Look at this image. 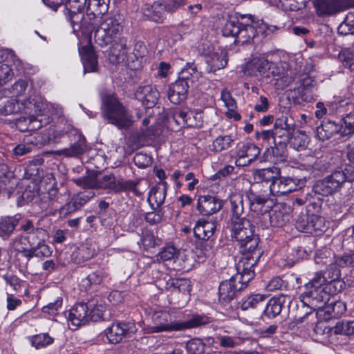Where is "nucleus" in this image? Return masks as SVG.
I'll list each match as a JSON object with an SVG mask.
<instances>
[{
  "mask_svg": "<svg viewBox=\"0 0 354 354\" xmlns=\"http://www.w3.org/2000/svg\"><path fill=\"white\" fill-rule=\"evenodd\" d=\"M223 207V201L211 195L200 196L198 198L197 209L200 213L209 216L218 212Z\"/></svg>",
  "mask_w": 354,
  "mask_h": 354,
  "instance_id": "nucleus-15",
  "label": "nucleus"
},
{
  "mask_svg": "<svg viewBox=\"0 0 354 354\" xmlns=\"http://www.w3.org/2000/svg\"><path fill=\"white\" fill-rule=\"evenodd\" d=\"M123 25L115 17L106 18L94 32V39L101 46L114 41L122 33Z\"/></svg>",
  "mask_w": 354,
  "mask_h": 354,
  "instance_id": "nucleus-6",
  "label": "nucleus"
},
{
  "mask_svg": "<svg viewBox=\"0 0 354 354\" xmlns=\"http://www.w3.org/2000/svg\"><path fill=\"white\" fill-rule=\"evenodd\" d=\"M207 63L210 67V71L214 72L225 68L227 63L226 50L217 49L207 58Z\"/></svg>",
  "mask_w": 354,
  "mask_h": 354,
  "instance_id": "nucleus-29",
  "label": "nucleus"
},
{
  "mask_svg": "<svg viewBox=\"0 0 354 354\" xmlns=\"http://www.w3.org/2000/svg\"><path fill=\"white\" fill-rule=\"evenodd\" d=\"M136 99L146 108L153 107L158 102L159 93L151 85L140 86L135 93Z\"/></svg>",
  "mask_w": 354,
  "mask_h": 354,
  "instance_id": "nucleus-17",
  "label": "nucleus"
},
{
  "mask_svg": "<svg viewBox=\"0 0 354 354\" xmlns=\"http://www.w3.org/2000/svg\"><path fill=\"white\" fill-rule=\"evenodd\" d=\"M153 326L150 328L151 333L162 331H180L199 327L209 322L207 317L194 315L184 322H171V316L167 311H155L151 315Z\"/></svg>",
  "mask_w": 354,
  "mask_h": 354,
  "instance_id": "nucleus-2",
  "label": "nucleus"
},
{
  "mask_svg": "<svg viewBox=\"0 0 354 354\" xmlns=\"http://www.w3.org/2000/svg\"><path fill=\"white\" fill-rule=\"evenodd\" d=\"M187 110L177 109L170 113L167 117V123L173 131L186 127Z\"/></svg>",
  "mask_w": 354,
  "mask_h": 354,
  "instance_id": "nucleus-32",
  "label": "nucleus"
},
{
  "mask_svg": "<svg viewBox=\"0 0 354 354\" xmlns=\"http://www.w3.org/2000/svg\"><path fill=\"white\" fill-rule=\"evenodd\" d=\"M66 9V17L71 23L74 30H76V27L80 28L81 27L87 26V21L83 13L84 10H75V8Z\"/></svg>",
  "mask_w": 354,
  "mask_h": 354,
  "instance_id": "nucleus-33",
  "label": "nucleus"
},
{
  "mask_svg": "<svg viewBox=\"0 0 354 354\" xmlns=\"http://www.w3.org/2000/svg\"><path fill=\"white\" fill-rule=\"evenodd\" d=\"M241 252L242 257L236 265L238 274L235 276L238 277L243 284H248L254 277V267L259 261L262 252L258 247L252 250H244L242 248Z\"/></svg>",
  "mask_w": 354,
  "mask_h": 354,
  "instance_id": "nucleus-7",
  "label": "nucleus"
},
{
  "mask_svg": "<svg viewBox=\"0 0 354 354\" xmlns=\"http://www.w3.org/2000/svg\"><path fill=\"white\" fill-rule=\"evenodd\" d=\"M341 136H346L354 133V112H351L343 118V122L340 124Z\"/></svg>",
  "mask_w": 354,
  "mask_h": 354,
  "instance_id": "nucleus-48",
  "label": "nucleus"
},
{
  "mask_svg": "<svg viewBox=\"0 0 354 354\" xmlns=\"http://www.w3.org/2000/svg\"><path fill=\"white\" fill-rule=\"evenodd\" d=\"M13 76L14 73L8 65L5 64L0 65V86L4 85L11 80Z\"/></svg>",
  "mask_w": 354,
  "mask_h": 354,
  "instance_id": "nucleus-60",
  "label": "nucleus"
},
{
  "mask_svg": "<svg viewBox=\"0 0 354 354\" xmlns=\"http://www.w3.org/2000/svg\"><path fill=\"white\" fill-rule=\"evenodd\" d=\"M82 206L83 205L80 201V199L75 194L66 204L59 208V213L64 216H67L79 210Z\"/></svg>",
  "mask_w": 354,
  "mask_h": 354,
  "instance_id": "nucleus-45",
  "label": "nucleus"
},
{
  "mask_svg": "<svg viewBox=\"0 0 354 354\" xmlns=\"http://www.w3.org/2000/svg\"><path fill=\"white\" fill-rule=\"evenodd\" d=\"M330 330H332V328L326 326L324 323H317L313 329L315 340L317 342H324L326 340Z\"/></svg>",
  "mask_w": 354,
  "mask_h": 354,
  "instance_id": "nucleus-52",
  "label": "nucleus"
},
{
  "mask_svg": "<svg viewBox=\"0 0 354 354\" xmlns=\"http://www.w3.org/2000/svg\"><path fill=\"white\" fill-rule=\"evenodd\" d=\"M216 227V222L199 220L194 228L195 236L202 240H209L214 235Z\"/></svg>",
  "mask_w": 354,
  "mask_h": 354,
  "instance_id": "nucleus-26",
  "label": "nucleus"
},
{
  "mask_svg": "<svg viewBox=\"0 0 354 354\" xmlns=\"http://www.w3.org/2000/svg\"><path fill=\"white\" fill-rule=\"evenodd\" d=\"M82 62L84 66V72H95L97 68V57L93 47L86 45L79 48Z\"/></svg>",
  "mask_w": 354,
  "mask_h": 354,
  "instance_id": "nucleus-20",
  "label": "nucleus"
},
{
  "mask_svg": "<svg viewBox=\"0 0 354 354\" xmlns=\"http://www.w3.org/2000/svg\"><path fill=\"white\" fill-rule=\"evenodd\" d=\"M101 100V115L104 120L118 129H127L131 126V115L114 94L102 93Z\"/></svg>",
  "mask_w": 354,
  "mask_h": 354,
  "instance_id": "nucleus-1",
  "label": "nucleus"
},
{
  "mask_svg": "<svg viewBox=\"0 0 354 354\" xmlns=\"http://www.w3.org/2000/svg\"><path fill=\"white\" fill-rule=\"evenodd\" d=\"M337 259L338 257L335 260ZM335 262V264L330 263L324 271L315 272L313 277L314 281L327 286L329 290H330V286L333 283L340 282L339 279L340 278L341 273L340 270L337 268V266H340L337 263L336 261Z\"/></svg>",
  "mask_w": 354,
  "mask_h": 354,
  "instance_id": "nucleus-13",
  "label": "nucleus"
},
{
  "mask_svg": "<svg viewBox=\"0 0 354 354\" xmlns=\"http://www.w3.org/2000/svg\"><path fill=\"white\" fill-rule=\"evenodd\" d=\"M234 140L232 136H219L212 142V150L216 152L227 150L232 147Z\"/></svg>",
  "mask_w": 354,
  "mask_h": 354,
  "instance_id": "nucleus-42",
  "label": "nucleus"
},
{
  "mask_svg": "<svg viewBox=\"0 0 354 354\" xmlns=\"http://www.w3.org/2000/svg\"><path fill=\"white\" fill-rule=\"evenodd\" d=\"M238 277L232 276L230 279L221 283L218 288V299L221 303H227L233 299L238 290L245 288L247 284H243Z\"/></svg>",
  "mask_w": 354,
  "mask_h": 354,
  "instance_id": "nucleus-11",
  "label": "nucleus"
},
{
  "mask_svg": "<svg viewBox=\"0 0 354 354\" xmlns=\"http://www.w3.org/2000/svg\"><path fill=\"white\" fill-rule=\"evenodd\" d=\"M304 292L299 296L300 301L304 306L313 310H320L329 301L330 295L327 286L314 281L313 278L304 286Z\"/></svg>",
  "mask_w": 354,
  "mask_h": 354,
  "instance_id": "nucleus-4",
  "label": "nucleus"
},
{
  "mask_svg": "<svg viewBox=\"0 0 354 354\" xmlns=\"http://www.w3.org/2000/svg\"><path fill=\"white\" fill-rule=\"evenodd\" d=\"M57 189L52 186L46 192H42L39 195L40 205L41 209H46L51 208L53 209H57Z\"/></svg>",
  "mask_w": 354,
  "mask_h": 354,
  "instance_id": "nucleus-31",
  "label": "nucleus"
},
{
  "mask_svg": "<svg viewBox=\"0 0 354 354\" xmlns=\"http://www.w3.org/2000/svg\"><path fill=\"white\" fill-rule=\"evenodd\" d=\"M247 198L250 203V208L253 211H258L268 200L266 195L255 192L252 189H250L247 192Z\"/></svg>",
  "mask_w": 354,
  "mask_h": 354,
  "instance_id": "nucleus-39",
  "label": "nucleus"
},
{
  "mask_svg": "<svg viewBox=\"0 0 354 354\" xmlns=\"http://www.w3.org/2000/svg\"><path fill=\"white\" fill-rule=\"evenodd\" d=\"M346 310V305L342 300L331 301L327 302L322 309L325 314H328L330 317L337 318L342 316Z\"/></svg>",
  "mask_w": 354,
  "mask_h": 354,
  "instance_id": "nucleus-35",
  "label": "nucleus"
},
{
  "mask_svg": "<svg viewBox=\"0 0 354 354\" xmlns=\"http://www.w3.org/2000/svg\"><path fill=\"white\" fill-rule=\"evenodd\" d=\"M270 223L274 227H282L290 220V215L283 209L276 207L269 214Z\"/></svg>",
  "mask_w": 354,
  "mask_h": 354,
  "instance_id": "nucleus-40",
  "label": "nucleus"
},
{
  "mask_svg": "<svg viewBox=\"0 0 354 354\" xmlns=\"http://www.w3.org/2000/svg\"><path fill=\"white\" fill-rule=\"evenodd\" d=\"M288 95L297 104L312 102L314 100L313 80L310 78L304 79L299 86L289 91Z\"/></svg>",
  "mask_w": 354,
  "mask_h": 354,
  "instance_id": "nucleus-10",
  "label": "nucleus"
},
{
  "mask_svg": "<svg viewBox=\"0 0 354 354\" xmlns=\"http://www.w3.org/2000/svg\"><path fill=\"white\" fill-rule=\"evenodd\" d=\"M103 317L102 307L97 306L93 301L75 304L70 310L68 318L76 326L85 325L90 321L97 322Z\"/></svg>",
  "mask_w": 354,
  "mask_h": 354,
  "instance_id": "nucleus-5",
  "label": "nucleus"
},
{
  "mask_svg": "<svg viewBox=\"0 0 354 354\" xmlns=\"http://www.w3.org/2000/svg\"><path fill=\"white\" fill-rule=\"evenodd\" d=\"M105 276L104 271L102 268H98L96 270L89 273L86 279L90 283L99 284L102 282Z\"/></svg>",
  "mask_w": 354,
  "mask_h": 354,
  "instance_id": "nucleus-64",
  "label": "nucleus"
},
{
  "mask_svg": "<svg viewBox=\"0 0 354 354\" xmlns=\"http://www.w3.org/2000/svg\"><path fill=\"white\" fill-rule=\"evenodd\" d=\"M167 189V184L162 181L150 190L148 202L153 209H156L163 204Z\"/></svg>",
  "mask_w": 354,
  "mask_h": 354,
  "instance_id": "nucleus-23",
  "label": "nucleus"
},
{
  "mask_svg": "<svg viewBox=\"0 0 354 354\" xmlns=\"http://www.w3.org/2000/svg\"><path fill=\"white\" fill-rule=\"evenodd\" d=\"M189 84L186 80H176L168 89L167 97L169 100L174 104H180L185 100Z\"/></svg>",
  "mask_w": 354,
  "mask_h": 354,
  "instance_id": "nucleus-18",
  "label": "nucleus"
},
{
  "mask_svg": "<svg viewBox=\"0 0 354 354\" xmlns=\"http://www.w3.org/2000/svg\"><path fill=\"white\" fill-rule=\"evenodd\" d=\"M198 256L209 257L213 253V243L212 240H203L197 247Z\"/></svg>",
  "mask_w": 354,
  "mask_h": 354,
  "instance_id": "nucleus-55",
  "label": "nucleus"
},
{
  "mask_svg": "<svg viewBox=\"0 0 354 354\" xmlns=\"http://www.w3.org/2000/svg\"><path fill=\"white\" fill-rule=\"evenodd\" d=\"M231 236L244 250H252L258 247L259 238L254 235V226L246 218L231 221Z\"/></svg>",
  "mask_w": 354,
  "mask_h": 354,
  "instance_id": "nucleus-3",
  "label": "nucleus"
},
{
  "mask_svg": "<svg viewBox=\"0 0 354 354\" xmlns=\"http://www.w3.org/2000/svg\"><path fill=\"white\" fill-rule=\"evenodd\" d=\"M257 31L253 25L241 24L240 32H239L238 37L242 39V42H247L256 37Z\"/></svg>",
  "mask_w": 354,
  "mask_h": 354,
  "instance_id": "nucleus-53",
  "label": "nucleus"
},
{
  "mask_svg": "<svg viewBox=\"0 0 354 354\" xmlns=\"http://www.w3.org/2000/svg\"><path fill=\"white\" fill-rule=\"evenodd\" d=\"M338 59L345 67L354 72V53L348 49L343 50L339 52Z\"/></svg>",
  "mask_w": 354,
  "mask_h": 354,
  "instance_id": "nucleus-54",
  "label": "nucleus"
},
{
  "mask_svg": "<svg viewBox=\"0 0 354 354\" xmlns=\"http://www.w3.org/2000/svg\"><path fill=\"white\" fill-rule=\"evenodd\" d=\"M54 339L48 333H41L31 337V344L36 348H40L51 344Z\"/></svg>",
  "mask_w": 354,
  "mask_h": 354,
  "instance_id": "nucleus-50",
  "label": "nucleus"
},
{
  "mask_svg": "<svg viewBox=\"0 0 354 354\" xmlns=\"http://www.w3.org/2000/svg\"><path fill=\"white\" fill-rule=\"evenodd\" d=\"M347 180L348 177L344 171H334L317 183L315 191L322 195L332 194L337 192Z\"/></svg>",
  "mask_w": 354,
  "mask_h": 354,
  "instance_id": "nucleus-8",
  "label": "nucleus"
},
{
  "mask_svg": "<svg viewBox=\"0 0 354 354\" xmlns=\"http://www.w3.org/2000/svg\"><path fill=\"white\" fill-rule=\"evenodd\" d=\"M118 179L113 174H106L97 177V189H103L106 193H117Z\"/></svg>",
  "mask_w": 354,
  "mask_h": 354,
  "instance_id": "nucleus-34",
  "label": "nucleus"
},
{
  "mask_svg": "<svg viewBox=\"0 0 354 354\" xmlns=\"http://www.w3.org/2000/svg\"><path fill=\"white\" fill-rule=\"evenodd\" d=\"M136 165L140 168H145L151 164V158L143 153H137L133 158Z\"/></svg>",
  "mask_w": 354,
  "mask_h": 354,
  "instance_id": "nucleus-62",
  "label": "nucleus"
},
{
  "mask_svg": "<svg viewBox=\"0 0 354 354\" xmlns=\"http://www.w3.org/2000/svg\"><path fill=\"white\" fill-rule=\"evenodd\" d=\"M230 205L232 212L231 221L243 218V198L241 194H234L230 197Z\"/></svg>",
  "mask_w": 354,
  "mask_h": 354,
  "instance_id": "nucleus-37",
  "label": "nucleus"
},
{
  "mask_svg": "<svg viewBox=\"0 0 354 354\" xmlns=\"http://www.w3.org/2000/svg\"><path fill=\"white\" fill-rule=\"evenodd\" d=\"M19 223V218L17 216L13 217L8 216L1 218L0 219V236H10Z\"/></svg>",
  "mask_w": 354,
  "mask_h": 354,
  "instance_id": "nucleus-38",
  "label": "nucleus"
},
{
  "mask_svg": "<svg viewBox=\"0 0 354 354\" xmlns=\"http://www.w3.org/2000/svg\"><path fill=\"white\" fill-rule=\"evenodd\" d=\"M240 24L235 17L230 18L225 24L222 32L225 37H237L240 32Z\"/></svg>",
  "mask_w": 354,
  "mask_h": 354,
  "instance_id": "nucleus-44",
  "label": "nucleus"
},
{
  "mask_svg": "<svg viewBox=\"0 0 354 354\" xmlns=\"http://www.w3.org/2000/svg\"><path fill=\"white\" fill-rule=\"evenodd\" d=\"M78 137L77 141L71 145L70 147L55 151L53 153L67 158L77 157L82 154L86 149V140L80 135Z\"/></svg>",
  "mask_w": 354,
  "mask_h": 354,
  "instance_id": "nucleus-27",
  "label": "nucleus"
},
{
  "mask_svg": "<svg viewBox=\"0 0 354 354\" xmlns=\"http://www.w3.org/2000/svg\"><path fill=\"white\" fill-rule=\"evenodd\" d=\"M128 50L126 39H120L118 41H115L110 48L109 54L110 62L113 64H118L124 61Z\"/></svg>",
  "mask_w": 354,
  "mask_h": 354,
  "instance_id": "nucleus-25",
  "label": "nucleus"
},
{
  "mask_svg": "<svg viewBox=\"0 0 354 354\" xmlns=\"http://www.w3.org/2000/svg\"><path fill=\"white\" fill-rule=\"evenodd\" d=\"M17 179L13 176L11 171H7V167L0 166V192L5 191L10 197V194L14 191L17 185Z\"/></svg>",
  "mask_w": 354,
  "mask_h": 354,
  "instance_id": "nucleus-24",
  "label": "nucleus"
},
{
  "mask_svg": "<svg viewBox=\"0 0 354 354\" xmlns=\"http://www.w3.org/2000/svg\"><path fill=\"white\" fill-rule=\"evenodd\" d=\"M292 298L289 295H280L271 298L264 310L265 315L269 318H274L280 314L286 303L290 304Z\"/></svg>",
  "mask_w": 354,
  "mask_h": 354,
  "instance_id": "nucleus-22",
  "label": "nucleus"
},
{
  "mask_svg": "<svg viewBox=\"0 0 354 354\" xmlns=\"http://www.w3.org/2000/svg\"><path fill=\"white\" fill-rule=\"evenodd\" d=\"M176 257V250L173 246H166L157 255L158 261H166L174 259Z\"/></svg>",
  "mask_w": 354,
  "mask_h": 354,
  "instance_id": "nucleus-58",
  "label": "nucleus"
},
{
  "mask_svg": "<svg viewBox=\"0 0 354 354\" xmlns=\"http://www.w3.org/2000/svg\"><path fill=\"white\" fill-rule=\"evenodd\" d=\"M271 65L267 59L254 58L245 64L242 71L247 76L264 75L270 71Z\"/></svg>",
  "mask_w": 354,
  "mask_h": 354,
  "instance_id": "nucleus-19",
  "label": "nucleus"
},
{
  "mask_svg": "<svg viewBox=\"0 0 354 354\" xmlns=\"http://www.w3.org/2000/svg\"><path fill=\"white\" fill-rule=\"evenodd\" d=\"M265 296L261 294H255L248 297L241 304V308L243 310L249 308H255L260 303L265 300Z\"/></svg>",
  "mask_w": 354,
  "mask_h": 354,
  "instance_id": "nucleus-51",
  "label": "nucleus"
},
{
  "mask_svg": "<svg viewBox=\"0 0 354 354\" xmlns=\"http://www.w3.org/2000/svg\"><path fill=\"white\" fill-rule=\"evenodd\" d=\"M280 175L281 171L277 167L257 169L254 172V178L256 180L271 182V183L275 181L276 178Z\"/></svg>",
  "mask_w": 354,
  "mask_h": 354,
  "instance_id": "nucleus-36",
  "label": "nucleus"
},
{
  "mask_svg": "<svg viewBox=\"0 0 354 354\" xmlns=\"http://www.w3.org/2000/svg\"><path fill=\"white\" fill-rule=\"evenodd\" d=\"M205 344L200 339H193L188 342L187 349L189 354H202L205 351Z\"/></svg>",
  "mask_w": 354,
  "mask_h": 354,
  "instance_id": "nucleus-56",
  "label": "nucleus"
},
{
  "mask_svg": "<svg viewBox=\"0 0 354 354\" xmlns=\"http://www.w3.org/2000/svg\"><path fill=\"white\" fill-rule=\"evenodd\" d=\"M335 335L351 336L354 335V321L342 320L337 322L332 328Z\"/></svg>",
  "mask_w": 354,
  "mask_h": 354,
  "instance_id": "nucleus-41",
  "label": "nucleus"
},
{
  "mask_svg": "<svg viewBox=\"0 0 354 354\" xmlns=\"http://www.w3.org/2000/svg\"><path fill=\"white\" fill-rule=\"evenodd\" d=\"M309 215L306 214H301L299 215L296 219L295 226L296 228L303 232L308 233V228L310 227Z\"/></svg>",
  "mask_w": 354,
  "mask_h": 354,
  "instance_id": "nucleus-61",
  "label": "nucleus"
},
{
  "mask_svg": "<svg viewBox=\"0 0 354 354\" xmlns=\"http://www.w3.org/2000/svg\"><path fill=\"white\" fill-rule=\"evenodd\" d=\"M297 189V184L295 180L289 177L279 176L270 185V193L275 196L286 195Z\"/></svg>",
  "mask_w": 354,
  "mask_h": 354,
  "instance_id": "nucleus-16",
  "label": "nucleus"
},
{
  "mask_svg": "<svg viewBox=\"0 0 354 354\" xmlns=\"http://www.w3.org/2000/svg\"><path fill=\"white\" fill-rule=\"evenodd\" d=\"M163 5V8L168 13L176 12L183 3V0H160Z\"/></svg>",
  "mask_w": 354,
  "mask_h": 354,
  "instance_id": "nucleus-63",
  "label": "nucleus"
},
{
  "mask_svg": "<svg viewBox=\"0 0 354 354\" xmlns=\"http://www.w3.org/2000/svg\"><path fill=\"white\" fill-rule=\"evenodd\" d=\"M74 182L83 188L97 189V178L84 176L81 178L75 179Z\"/></svg>",
  "mask_w": 354,
  "mask_h": 354,
  "instance_id": "nucleus-59",
  "label": "nucleus"
},
{
  "mask_svg": "<svg viewBox=\"0 0 354 354\" xmlns=\"http://www.w3.org/2000/svg\"><path fill=\"white\" fill-rule=\"evenodd\" d=\"M37 107L36 104H33L30 99H24L19 100L17 99L8 100L4 105L0 108V114L9 115L24 111L25 113L30 112L32 108Z\"/></svg>",
  "mask_w": 354,
  "mask_h": 354,
  "instance_id": "nucleus-14",
  "label": "nucleus"
},
{
  "mask_svg": "<svg viewBox=\"0 0 354 354\" xmlns=\"http://www.w3.org/2000/svg\"><path fill=\"white\" fill-rule=\"evenodd\" d=\"M136 332V327L133 323L113 322L105 330V335L110 343L115 344Z\"/></svg>",
  "mask_w": 354,
  "mask_h": 354,
  "instance_id": "nucleus-9",
  "label": "nucleus"
},
{
  "mask_svg": "<svg viewBox=\"0 0 354 354\" xmlns=\"http://www.w3.org/2000/svg\"><path fill=\"white\" fill-rule=\"evenodd\" d=\"M35 138H29L27 139L26 143H20L15 146L12 149L14 156L18 157L30 153L35 145Z\"/></svg>",
  "mask_w": 354,
  "mask_h": 354,
  "instance_id": "nucleus-49",
  "label": "nucleus"
},
{
  "mask_svg": "<svg viewBox=\"0 0 354 354\" xmlns=\"http://www.w3.org/2000/svg\"><path fill=\"white\" fill-rule=\"evenodd\" d=\"M20 223L21 225V227H20V230L26 232L27 234H41V233H44L45 231L41 229V228H39V227H35L33 225V223L32 221H30V220H27V219H21L19 218V224Z\"/></svg>",
  "mask_w": 354,
  "mask_h": 354,
  "instance_id": "nucleus-57",
  "label": "nucleus"
},
{
  "mask_svg": "<svg viewBox=\"0 0 354 354\" xmlns=\"http://www.w3.org/2000/svg\"><path fill=\"white\" fill-rule=\"evenodd\" d=\"M186 127L201 128L203 126V119L202 113L187 110Z\"/></svg>",
  "mask_w": 354,
  "mask_h": 354,
  "instance_id": "nucleus-46",
  "label": "nucleus"
},
{
  "mask_svg": "<svg viewBox=\"0 0 354 354\" xmlns=\"http://www.w3.org/2000/svg\"><path fill=\"white\" fill-rule=\"evenodd\" d=\"M310 227L308 233L312 234L317 232H322L327 228L324 218L317 214L309 215Z\"/></svg>",
  "mask_w": 354,
  "mask_h": 354,
  "instance_id": "nucleus-43",
  "label": "nucleus"
},
{
  "mask_svg": "<svg viewBox=\"0 0 354 354\" xmlns=\"http://www.w3.org/2000/svg\"><path fill=\"white\" fill-rule=\"evenodd\" d=\"M317 133L320 140H328L335 134L341 135V127L339 124L328 120L317 128Z\"/></svg>",
  "mask_w": 354,
  "mask_h": 354,
  "instance_id": "nucleus-30",
  "label": "nucleus"
},
{
  "mask_svg": "<svg viewBox=\"0 0 354 354\" xmlns=\"http://www.w3.org/2000/svg\"><path fill=\"white\" fill-rule=\"evenodd\" d=\"M138 183L133 180H124L123 179H118L117 193L122 192H132L136 196L142 194V192L137 188Z\"/></svg>",
  "mask_w": 354,
  "mask_h": 354,
  "instance_id": "nucleus-47",
  "label": "nucleus"
},
{
  "mask_svg": "<svg viewBox=\"0 0 354 354\" xmlns=\"http://www.w3.org/2000/svg\"><path fill=\"white\" fill-rule=\"evenodd\" d=\"M160 0L154 1L151 5H146L142 8L143 19L156 23H162L165 19V10Z\"/></svg>",
  "mask_w": 354,
  "mask_h": 354,
  "instance_id": "nucleus-21",
  "label": "nucleus"
},
{
  "mask_svg": "<svg viewBox=\"0 0 354 354\" xmlns=\"http://www.w3.org/2000/svg\"><path fill=\"white\" fill-rule=\"evenodd\" d=\"M260 153L259 148L252 142H243L237 146L236 165L239 167L249 165Z\"/></svg>",
  "mask_w": 354,
  "mask_h": 354,
  "instance_id": "nucleus-12",
  "label": "nucleus"
},
{
  "mask_svg": "<svg viewBox=\"0 0 354 354\" xmlns=\"http://www.w3.org/2000/svg\"><path fill=\"white\" fill-rule=\"evenodd\" d=\"M314 6L318 16H329L339 12L337 0H314Z\"/></svg>",
  "mask_w": 354,
  "mask_h": 354,
  "instance_id": "nucleus-28",
  "label": "nucleus"
}]
</instances>
